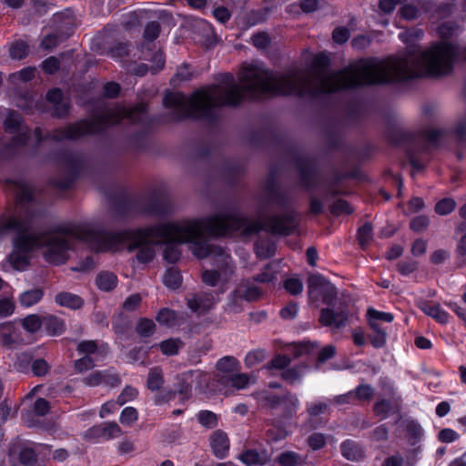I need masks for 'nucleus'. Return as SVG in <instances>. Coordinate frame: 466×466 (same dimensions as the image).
I'll use <instances>...</instances> for the list:
<instances>
[{
  "mask_svg": "<svg viewBox=\"0 0 466 466\" xmlns=\"http://www.w3.org/2000/svg\"><path fill=\"white\" fill-rule=\"evenodd\" d=\"M54 22L57 24L58 32L49 34L44 37L41 46L44 49H51L58 46L61 42L70 37L74 31L75 16L71 10H66L63 13L54 15Z\"/></svg>",
  "mask_w": 466,
  "mask_h": 466,
  "instance_id": "nucleus-8",
  "label": "nucleus"
},
{
  "mask_svg": "<svg viewBox=\"0 0 466 466\" xmlns=\"http://www.w3.org/2000/svg\"><path fill=\"white\" fill-rule=\"evenodd\" d=\"M46 100L53 106V115L57 117H62L67 115L69 110V104L64 98L63 93L58 88L51 89L46 94Z\"/></svg>",
  "mask_w": 466,
  "mask_h": 466,
  "instance_id": "nucleus-15",
  "label": "nucleus"
},
{
  "mask_svg": "<svg viewBox=\"0 0 466 466\" xmlns=\"http://www.w3.org/2000/svg\"><path fill=\"white\" fill-rule=\"evenodd\" d=\"M291 360L289 357L286 355H277L275 356L266 366L268 371H272L273 370H284L290 364Z\"/></svg>",
  "mask_w": 466,
  "mask_h": 466,
  "instance_id": "nucleus-41",
  "label": "nucleus"
},
{
  "mask_svg": "<svg viewBox=\"0 0 466 466\" xmlns=\"http://www.w3.org/2000/svg\"><path fill=\"white\" fill-rule=\"evenodd\" d=\"M65 166L73 173H77L83 166V157L76 153H70L65 157Z\"/></svg>",
  "mask_w": 466,
  "mask_h": 466,
  "instance_id": "nucleus-44",
  "label": "nucleus"
},
{
  "mask_svg": "<svg viewBox=\"0 0 466 466\" xmlns=\"http://www.w3.org/2000/svg\"><path fill=\"white\" fill-rule=\"evenodd\" d=\"M393 407L390 400L382 399L375 402L373 410L377 416H381V419H386L389 413L392 410Z\"/></svg>",
  "mask_w": 466,
  "mask_h": 466,
  "instance_id": "nucleus-49",
  "label": "nucleus"
},
{
  "mask_svg": "<svg viewBox=\"0 0 466 466\" xmlns=\"http://www.w3.org/2000/svg\"><path fill=\"white\" fill-rule=\"evenodd\" d=\"M147 115V105L140 103L133 108L122 106H106L103 111L90 119L81 120L68 125L65 128H57L47 134V137L55 141L77 139L86 135L101 132L109 126L127 118L133 123L143 122Z\"/></svg>",
  "mask_w": 466,
  "mask_h": 466,
  "instance_id": "nucleus-5",
  "label": "nucleus"
},
{
  "mask_svg": "<svg viewBox=\"0 0 466 466\" xmlns=\"http://www.w3.org/2000/svg\"><path fill=\"white\" fill-rule=\"evenodd\" d=\"M430 220L427 216H418L410 220V228L415 231L420 232L426 229L429 226Z\"/></svg>",
  "mask_w": 466,
  "mask_h": 466,
  "instance_id": "nucleus-62",
  "label": "nucleus"
},
{
  "mask_svg": "<svg viewBox=\"0 0 466 466\" xmlns=\"http://www.w3.org/2000/svg\"><path fill=\"white\" fill-rule=\"evenodd\" d=\"M55 301L62 307L72 309H80L84 304L83 299L79 296L69 292H60L56 294Z\"/></svg>",
  "mask_w": 466,
  "mask_h": 466,
  "instance_id": "nucleus-23",
  "label": "nucleus"
},
{
  "mask_svg": "<svg viewBox=\"0 0 466 466\" xmlns=\"http://www.w3.org/2000/svg\"><path fill=\"white\" fill-rule=\"evenodd\" d=\"M86 385L90 387L107 386L116 387L120 384L118 374L113 370H96L84 379Z\"/></svg>",
  "mask_w": 466,
  "mask_h": 466,
  "instance_id": "nucleus-12",
  "label": "nucleus"
},
{
  "mask_svg": "<svg viewBox=\"0 0 466 466\" xmlns=\"http://www.w3.org/2000/svg\"><path fill=\"white\" fill-rule=\"evenodd\" d=\"M419 307L425 314L435 319L438 322L442 324L448 322L449 314L442 310L439 304L420 301Z\"/></svg>",
  "mask_w": 466,
  "mask_h": 466,
  "instance_id": "nucleus-20",
  "label": "nucleus"
},
{
  "mask_svg": "<svg viewBox=\"0 0 466 466\" xmlns=\"http://www.w3.org/2000/svg\"><path fill=\"white\" fill-rule=\"evenodd\" d=\"M238 361L234 357L226 356L219 359L216 364L217 369L222 372H232L236 370Z\"/></svg>",
  "mask_w": 466,
  "mask_h": 466,
  "instance_id": "nucleus-47",
  "label": "nucleus"
},
{
  "mask_svg": "<svg viewBox=\"0 0 466 466\" xmlns=\"http://www.w3.org/2000/svg\"><path fill=\"white\" fill-rule=\"evenodd\" d=\"M137 390L135 388L131 386H127L124 388L122 392L117 397L116 404L118 406H122L125 403L133 400L137 397Z\"/></svg>",
  "mask_w": 466,
  "mask_h": 466,
  "instance_id": "nucleus-54",
  "label": "nucleus"
},
{
  "mask_svg": "<svg viewBox=\"0 0 466 466\" xmlns=\"http://www.w3.org/2000/svg\"><path fill=\"white\" fill-rule=\"evenodd\" d=\"M9 52L11 57L22 59L28 53V46L24 41H16L12 44Z\"/></svg>",
  "mask_w": 466,
  "mask_h": 466,
  "instance_id": "nucleus-48",
  "label": "nucleus"
},
{
  "mask_svg": "<svg viewBox=\"0 0 466 466\" xmlns=\"http://www.w3.org/2000/svg\"><path fill=\"white\" fill-rule=\"evenodd\" d=\"M94 431L105 440L115 439L122 434L121 428L115 421L104 422L94 428Z\"/></svg>",
  "mask_w": 466,
  "mask_h": 466,
  "instance_id": "nucleus-24",
  "label": "nucleus"
},
{
  "mask_svg": "<svg viewBox=\"0 0 466 466\" xmlns=\"http://www.w3.org/2000/svg\"><path fill=\"white\" fill-rule=\"evenodd\" d=\"M369 323H371L372 320L379 322L380 320L385 322H391L393 320V315L389 312H382L376 310L374 309H370L368 310Z\"/></svg>",
  "mask_w": 466,
  "mask_h": 466,
  "instance_id": "nucleus-55",
  "label": "nucleus"
},
{
  "mask_svg": "<svg viewBox=\"0 0 466 466\" xmlns=\"http://www.w3.org/2000/svg\"><path fill=\"white\" fill-rule=\"evenodd\" d=\"M113 216L116 221L127 222L140 216H152L165 218L169 215L167 206H114Z\"/></svg>",
  "mask_w": 466,
  "mask_h": 466,
  "instance_id": "nucleus-9",
  "label": "nucleus"
},
{
  "mask_svg": "<svg viewBox=\"0 0 466 466\" xmlns=\"http://www.w3.org/2000/svg\"><path fill=\"white\" fill-rule=\"evenodd\" d=\"M156 325L152 319L142 318L136 326V332L142 338H147L153 335Z\"/></svg>",
  "mask_w": 466,
  "mask_h": 466,
  "instance_id": "nucleus-35",
  "label": "nucleus"
},
{
  "mask_svg": "<svg viewBox=\"0 0 466 466\" xmlns=\"http://www.w3.org/2000/svg\"><path fill=\"white\" fill-rule=\"evenodd\" d=\"M259 288L251 284H240L236 288V296H240L245 301H255L261 297Z\"/></svg>",
  "mask_w": 466,
  "mask_h": 466,
  "instance_id": "nucleus-29",
  "label": "nucleus"
},
{
  "mask_svg": "<svg viewBox=\"0 0 466 466\" xmlns=\"http://www.w3.org/2000/svg\"><path fill=\"white\" fill-rule=\"evenodd\" d=\"M239 80L241 84L236 83L231 74H225L219 84L198 89L190 97L179 92L167 93L163 105L170 110V119L181 120L212 118L221 106H235L247 97L263 95H295L314 99L320 93V54L314 56L309 67L291 66L281 73L269 71L262 65L245 66Z\"/></svg>",
  "mask_w": 466,
  "mask_h": 466,
  "instance_id": "nucleus-2",
  "label": "nucleus"
},
{
  "mask_svg": "<svg viewBox=\"0 0 466 466\" xmlns=\"http://www.w3.org/2000/svg\"><path fill=\"white\" fill-rule=\"evenodd\" d=\"M137 419L138 413L134 407H126L119 416L120 422L126 426H131Z\"/></svg>",
  "mask_w": 466,
  "mask_h": 466,
  "instance_id": "nucleus-46",
  "label": "nucleus"
},
{
  "mask_svg": "<svg viewBox=\"0 0 466 466\" xmlns=\"http://www.w3.org/2000/svg\"><path fill=\"white\" fill-rule=\"evenodd\" d=\"M193 76L192 71L188 68L187 65H183L180 66L177 73L174 75L173 78L171 79V82L173 85H177L183 81H187L191 79Z\"/></svg>",
  "mask_w": 466,
  "mask_h": 466,
  "instance_id": "nucleus-53",
  "label": "nucleus"
},
{
  "mask_svg": "<svg viewBox=\"0 0 466 466\" xmlns=\"http://www.w3.org/2000/svg\"><path fill=\"white\" fill-rule=\"evenodd\" d=\"M220 273L217 270H205L202 273V280L205 284L215 287L220 279L224 277L225 279H228L234 273V264L232 258L225 251L219 248L218 256L214 261Z\"/></svg>",
  "mask_w": 466,
  "mask_h": 466,
  "instance_id": "nucleus-10",
  "label": "nucleus"
},
{
  "mask_svg": "<svg viewBox=\"0 0 466 466\" xmlns=\"http://www.w3.org/2000/svg\"><path fill=\"white\" fill-rule=\"evenodd\" d=\"M42 327L53 336L62 334L66 329L64 321L54 315L43 317Z\"/></svg>",
  "mask_w": 466,
  "mask_h": 466,
  "instance_id": "nucleus-26",
  "label": "nucleus"
},
{
  "mask_svg": "<svg viewBox=\"0 0 466 466\" xmlns=\"http://www.w3.org/2000/svg\"><path fill=\"white\" fill-rule=\"evenodd\" d=\"M96 284L100 290L111 291L117 284V277L109 271H102L96 278Z\"/></svg>",
  "mask_w": 466,
  "mask_h": 466,
  "instance_id": "nucleus-27",
  "label": "nucleus"
},
{
  "mask_svg": "<svg viewBox=\"0 0 466 466\" xmlns=\"http://www.w3.org/2000/svg\"><path fill=\"white\" fill-rule=\"evenodd\" d=\"M372 227L370 223H365L358 230V241L362 249H365L372 240Z\"/></svg>",
  "mask_w": 466,
  "mask_h": 466,
  "instance_id": "nucleus-38",
  "label": "nucleus"
},
{
  "mask_svg": "<svg viewBox=\"0 0 466 466\" xmlns=\"http://www.w3.org/2000/svg\"><path fill=\"white\" fill-rule=\"evenodd\" d=\"M373 334L370 335V340L374 348H382L386 343L387 333L379 322L372 320L369 323Z\"/></svg>",
  "mask_w": 466,
  "mask_h": 466,
  "instance_id": "nucleus-31",
  "label": "nucleus"
},
{
  "mask_svg": "<svg viewBox=\"0 0 466 466\" xmlns=\"http://www.w3.org/2000/svg\"><path fill=\"white\" fill-rule=\"evenodd\" d=\"M339 301H345L342 298L339 297L336 287L329 280L322 278V303L328 307L333 306Z\"/></svg>",
  "mask_w": 466,
  "mask_h": 466,
  "instance_id": "nucleus-22",
  "label": "nucleus"
},
{
  "mask_svg": "<svg viewBox=\"0 0 466 466\" xmlns=\"http://www.w3.org/2000/svg\"><path fill=\"white\" fill-rule=\"evenodd\" d=\"M16 195L22 203L32 202L35 200V190L28 184H19L16 188Z\"/></svg>",
  "mask_w": 466,
  "mask_h": 466,
  "instance_id": "nucleus-39",
  "label": "nucleus"
},
{
  "mask_svg": "<svg viewBox=\"0 0 466 466\" xmlns=\"http://www.w3.org/2000/svg\"><path fill=\"white\" fill-rule=\"evenodd\" d=\"M187 380H189L190 383L194 385L196 389L203 390L208 387L211 377L208 373L197 370L188 371Z\"/></svg>",
  "mask_w": 466,
  "mask_h": 466,
  "instance_id": "nucleus-28",
  "label": "nucleus"
},
{
  "mask_svg": "<svg viewBox=\"0 0 466 466\" xmlns=\"http://www.w3.org/2000/svg\"><path fill=\"white\" fill-rule=\"evenodd\" d=\"M277 271L272 269L270 264L267 265L261 273L254 276L253 279L257 282L269 283L276 279Z\"/></svg>",
  "mask_w": 466,
  "mask_h": 466,
  "instance_id": "nucleus-51",
  "label": "nucleus"
},
{
  "mask_svg": "<svg viewBox=\"0 0 466 466\" xmlns=\"http://www.w3.org/2000/svg\"><path fill=\"white\" fill-rule=\"evenodd\" d=\"M231 385L238 390L245 389L248 382L249 377L245 373H236L230 377Z\"/></svg>",
  "mask_w": 466,
  "mask_h": 466,
  "instance_id": "nucleus-64",
  "label": "nucleus"
},
{
  "mask_svg": "<svg viewBox=\"0 0 466 466\" xmlns=\"http://www.w3.org/2000/svg\"><path fill=\"white\" fill-rule=\"evenodd\" d=\"M212 238L224 236L249 237L260 231L275 236H289L299 229V214L291 208L271 212L261 219H252L238 212L225 210L208 216Z\"/></svg>",
  "mask_w": 466,
  "mask_h": 466,
  "instance_id": "nucleus-4",
  "label": "nucleus"
},
{
  "mask_svg": "<svg viewBox=\"0 0 466 466\" xmlns=\"http://www.w3.org/2000/svg\"><path fill=\"white\" fill-rule=\"evenodd\" d=\"M210 446L216 457L225 458L229 450V440L227 434L221 431H214L210 436Z\"/></svg>",
  "mask_w": 466,
  "mask_h": 466,
  "instance_id": "nucleus-17",
  "label": "nucleus"
},
{
  "mask_svg": "<svg viewBox=\"0 0 466 466\" xmlns=\"http://www.w3.org/2000/svg\"><path fill=\"white\" fill-rule=\"evenodd\" d=\"M46 218L33 206H14L0 215V236L8 232L15 233L13 251L7 257L14 269L25 270L31 253L43 247L46 248L45 258L48 262L64 264L68 259V251L77 240L95 241L92 248L96 251L110 250L116 243L127 244L129 251L138 249L137 258L141 263H148L154 258L155 249L149 242L157 237L192 243L193 254L198 258H205L212 253L208 241V238H212L208 217L160 222L113 234H99L89 228L72 223L47 226Z\"/></svg>",
  "mask_w": 466,
  "mask_h": 466,
  "instance_id": "nucleus-1",
  "label": "nucleus"
},
{
  "mask_svg": "<svg viewBox=\"0 0 466 466\" xmlns=\"http://www.w3.org/2000/svg\"><path fill=\"white\" fill-rule=\"evenodd\" d=\"M156 319L160 325L174 328L184 324L186 318L184 313L163 308L157 312Z\"/></svg>",
  "mask_w": 466,
  "mask_h": 466,
  "instance_id": "nucleus-16",
  "label": "nucleus"
},
{
  "mask_svg": "<svg viewBox=\"0 0 466 466\" xmlns=\"http://www.w3.org/2000/svg\"><path fill=\"white\" fill-rule=\"evenodd\" d=\"M182 342L178 339H169L158 344L161 352L167 356H173L178 353Z\"/></svg>",
  "mask_w": 466,
  "mask_h": 466,
  "instance_id": "nucleus-36",
  "label": "nucleus"
},
{
  "mask_svg": "<svg viewBox=\"0 0 466 466\" xmlns=\"http://www.w3.org/2000/svg\"><path fill=\"white\" fill-rule=\"evenodd\" d=\"M352 391L357 403L370 400L374 395V389L370 384H360Z\"/></svg>",
  "mask_w": 466,
  "mask_h": 466,
  "instance_id": "nucleus-40",
  "label": "nucleus"
},
{
  "mask_svg": "<svg viewBox=\"0 0 466 466\" xmlns=\"http://www.w3.org/2000/svg\"><path fill=\"white\" fill-rule=\"evenodd\" d=\"M259 409L267 413L278 416L277 423L289 422L298 412L299 400L289 391L274 392L268 389L255 391L252 394Z\"/></svg>",
  "mask_w": 466,
  "mask_h": 466,
  "instance_id": "nucleus-6",
  "label": "nucleus"
},
{
  "mask_svg": "<svg viewBox=\"0 0 466 466\" xmlns=\"http://www.w3.org/2000/svg\"><path fill=\"white\" fill-rule=\"evenodd\" d=\"M308 366L305 364H299L291 368H286L281 372V378L289 384H294L299 380L307 370Z\"/></svg>",
  "mask_w": 466,
  "mask_h": 466,
  "instance_id": "nucleus-30",
  "label": "nucleus"
},
{
  "mask_svg": "<svg viewBox=\"0 0 466 466\" xmlns=\"http://www.w3.org/2000/svg\"><path fill=\"white\" fill-rule=\"evenodd\" d=\"M459 55L458 46L448 42H438L428 49L409 46L404 56L385 60L370 57L361 59L349 68L326 76L324 67L328 56L322 53V109L325 93L353 88L365 85L390 84L423 76H441L449 74L455 58ZM340 128L338 123L329 126L322 122V148L339 146Z\"/></svg>",
  "mask_w": 466,
  "mask_h": 466,
  "instance_id": "nucleus-3",
  "label": "nucleus"
},
{
  "mask_svg": "<svg viewBox=\"0 0 466 466\" xmlns=\"http://www.w3.org/2000/svg\"><path fill=\"white\" fill-rule=\"evenodd\" d=\"M5 126L7 132L15 135L10 144L11 148L26 145L30 137L29 129L23 126L21 116L18 113L9 112Z\"/></svg>",
  "mask_w": 466,
  "mask_h": 466,
  "instance_id": "nucleus-11",
  "label": "nucleus"
},
{
  "mask_svg": "<svg viewBox=\"0 0 466 466\" xmlns=\"http://www.w3.org/2000/svg\"><path fill=\"white\" fill-rule=\"evenodd\" d=\"M277 461L281 466H297L299 462V456L295 451H283L278 456Z\"/></svg>",
  "mask_w": 466,
  "mask_h": 466,
  "instance_id": "nucleus-45",
  "label": "nucleus"
},
{
  "mask_svg": "<svg viewBox=\"0 0 466 466\" xmlns=\"http://www.w3.org/2000/svg\"><path fill=\"white\" fill-rule=\"evenodd\" d=\"M164 385V378L162 370L155 367L152 368L147 375V387L152 391L159 390Z\"/></svg>",
  "mask_w": 466,
  "mask_h": 466,
  "instance_id": "nucleus-33",
  "label": "nucleus"
},
{
  "mask_svg": "<svg viewBox=\"0 0 466 466\" xmlns=\"http://www.w3.org/2000/svg\"><path fill=\"white\" fill-rule=\"evenodd\" d=\"M293 353L295 357L315 354L317 362L320 361V350H319L318 344H312L309 342L296 343L293 346Z\"/></svg>",
  "mask_w": 466,
  "mask_h": 466,
  "instance_id": "nucleus-32",
  "label": "nucleus"
},
{
  "mask_svg": "<svg viewBox=\"0 0 466 466\" xmlns=\"http://www.w3.org/2000/svg\"><path fill=\"white\" fill-rule=\"evenodd\" d=\"M160 33V25L157 21L148 23L144 31L143 37L146 41L152 42L156 40Z\"/></svg>",
  "mask_w": 466,
  "mask_h": 466,
  "instance_id": "nucleus-50",
  "label": "nucleus"
},
{
  "mask_svg": "<svg viewBox=\"0 0 466 466\" xmlns=\"http://www.w3.org/2000/svg\"><path fill=\"white\" fill-rule=\"evenodd\" d=\"M215 304L216 299L212 293L198 292L187 298V306L189 309L198 314L208 312Z\"/></svg>",
  "mask_w": 466,
  "mask_h": 466,
  "instance_id": "nucleus-13",
  "label": "nucleus"
},
{
  "mask_svg": "<svg viewBox=\"0 0 466 466\" xmlns=\"http://www.w3.org/2000/svg\"><path fill=\"white\" fill-rule=\"evenodd\" d=\"M43 324V318L41 319L38 315L30 314L23 319V328L31 333L37 331Z\"/></svg>",
  "mask_w": 466,
  "mask_h": 466,
  "instance_id": "nucleus-43",
  "label": "nucleus"
},
{
  "mask_svg": "<svg viewBox=\"0 0 466 466\" xmlns=\"http://www.w3.org/2000/svg\"><path fill=\"white\" fill-rule=\"evenodd\" d=\"M44 296V291L39 289H32L22 292L18 297V302L23 308H30L37 304Z\"/></svg>",
  "mask_w": 466,
  "mask_h": 466,
  "instance_id": "nucleus-25",
  "label": "nucleus"
},
{
  "mask_svg": "<svg viewBox=\"0 0 466 466\" xmlns=\"http://www.w3.org/2000/svg\"><path fill=\"white\" fill-rule=\"evenodd\" d=\"M307 285L310 303L319 307L320 301V276L317 273H309Z\"/></svg>",
  "mask_w": 466,
  "mask_h": 466,
  "instance_id": "nucleus-21",
  "label": "nucleus"
},
{
  "mask_svg": "<svg viewBox=\"0 0 466 466\" xmlns=\"http://www.w3.org/2000/svg\"><path fill=\"white\" fill-rule=\"evenodd\" d=\"M238 459L248 466H264L271 460V454L266 450L250 449L243 451Z\"/></svg>",
  "mask_w": 466,
  "mask_h": 466,
  "instance_id": "nucleus-14",
  "label": "nucleus"
},
{
  "mask_svg": "<svg viewBox=\"0 0 466 466\" xmlns=\"http://www.w3.org/2000/svg\"><path fill=\"white\" fill-rule=\"evenodd\" d=\"M350 36V30L344 26L336 27L332 32V39L335 43L342 45L346 43Z\"/></svg>",
  "mask_w": 466,
  "mask_h": 466,
  "instance_id": "nucleus-60",
  "label": "nucleus"
},
{
  "mask_svg": "<svg viewBox=\"0 0 466 466\" xmlns=\"http://www.w3.org/2000/svg\"><path fill=\"white\" fill-rule=\"evenodd\" d=\"M182 282L180 272L174 268H167L163 276V283L169 289H177Z\"/></svg>",
  "mask_w": 466,
  "mask_h": 466,
  "instance_id": "nucleus-34",
  "label": "nucleus"
},
{
  "mask_svg": "<svg viewBox=\"0 0 466 466\" xmlns=\"http://www.w3.org/2000/svg\"><path fill=\"white\" fill-rule=\"evenodd\" d=\"M340 452L345 459L352 461H358L364 458L362 446L352 440H346L340 444Z\"/></svg>",
  "mask_w": 466,
  "mask_h": 466,
  "instance_id": "nucleus-18",
  "label": "nucleus"
},
{
  "mask_svg": "<svg viewBox=\"0 0 466 466\" xmlns=\"http://www.w3.org/2000/svg\"><path fill=\"white\" fill-rule=\"evenodd\" d=\"M198 421L206 428H215L218 425L217 415L210 410H201L197 414Z\"/></svg>",
  "mask_w": 466,
  "mask_h": 466,
  "instance_id": "nucleus-42",
  "label": "nucleus"
},
{
  "mask_svg": "<svg viewBox=\"0 0 466 466\" xmlns=\"http://www.w3.org/2000/svg\"><path fill=\"white\" fill-rule=\"evenodd\" d=\"M460 439V434L452 429L445 428L438 433V440L443 443H451Z\"/></svg>",
  "mask_w": 466,
  "mask_h": 466,
  "instance_id": "nucleus-56",
  "label": "nucleus"
},
{
  "mask_svg": "<svg viewBox=\"0 0 466 466\" xmlns=\"http://www.w3.org/2000/svg\"><path fill=\"white\" fill-rule=\"evenodd\" d=\"M269 13V9L261 8L249 11L246 15L247 25L253 26L266 21Z\"/></svg>",
  "mask_w": 466,
  "mask_h": 466,
  "instance_id": "nucleus-37",
  "label": "nucleus"
},
{
  "mask_svg": "<svg viewBox=\"0 0 466 466\" xmlns=\"http://www.w3.org/2000/svg\"><path fill=\"white\" fill-rule=\"evenodd\" d=\"M159 238H164L167 241L166 247H165V249H164V253H163V257H164V259L166 261H167L168 263H176L179 258H180V250H179V248H178V244H182L183 242L181 241H178L173 238H167V237H158ZM188 244L191 245V250L193 251V244L190 243V242H187Z\"/></svg>",
  "mask_w": 466,
  "mask_h": 466,
  "instance_id": "nucleus-19",
  "label": "nucleus"
},
{
  "mask_svg": "<svg viewBox=\"0 0 466 466\" xmlns=\"http://www.w3.org/2000/svg\"><path fill=\"white\" fill-rule=\"evenodd\" d=\"M32 371L35 376H45L50 370V365L44 359H36L32 362Z\"/></svg>",
  "mask_w": 466,
  "mask_h": 466,
  "instance_id": "nucleus-57",
  "label": "nucleus"
},
{
  "mask_svg": "<svg viewBox=\"0 0 466 466\" xmlns=\"http://www.w3.org/2000/svg\"><path fill=\"white\" fill-rule=\"evenodd\" d=\"M352 319L353 313L345 301L322 309V326L329 328L333 334L344 329Z\"/></svg>",
  "mask_w": 466,
  "mask_h": 466,
  "instance_id": "nucleus-7",
  "label": "nucleus"
},
{
  "mask_svg": "<svg viewBox=\"0 0 466 466\" xmlns=\"http://www.w3.org/2000/svg\"><path fill=\"white\" fill-rule=\"evenodd\" d=\"M15 302L12 299L4 298L0 299V317L6 318L15 312Z\"/></svg>",
  "mask_w": 466,
  "mask_h": 466,
  "instance_id": "nucleus-61",
  "label": "nucleus"
},
{
  "mask_svg": "<svg viewBox=\"0 0 466 466\" xmlns=\"http://www.w3.org/2000/svg\"><path fill=\"white\" fill-rule=\"evenodd\" d=\"M19 461L25 466L33 465L36 461V454L34 449L30 447H24L19 451Z\"/></svg>",
  "mask_w": 466,
  "mask_h": 466,
  "instance_id": "nucleus-52",
  "label": "nucleus"
},
{
  "mask_svg": "<svg viewBox=\"0 0 466 466\" xmlns=\"http://www.w3.org/2000/svg\"><path fill=\"white\" fill-rule=\"evenodd\" d=\"M265 352L262 350L249 351L245 357V363L248 367H253L264 360Z\"/></svg>",
  "mask_w": 466,
  "mask_h": 466,
  "instance_id": "nucleus-59",
  "label": "nucleus"
},
{
  "mask_svg": "<svg viewBox=\"0 0 466 466\" xmlns=\"http://www.w3.org/2000/svg\"><path fill=\"white\" fill-rule=\"evenodd\" d=\"M284 288L289 293L292 295H298L301 293L303 289V284L299 279L289 278L285 280Z\"/></svg>",
  "mask_w": 466,
  "mask_h": 466,
  "instance_id": "nucleus-58",
  "label": "nucleus"
},
{
  "mask_svg": "<svg viewBox=\"0 0 466 466\" xmlns=\"http://www.w3.org/2000/svg\"><path fill=\"white\" fill-rule=\"evenodd\" d=\"M406 431L409 435L416 440L421 439L423 436V429L417 421L408 420L406 422Z\"/></svg>",
  "mask_w": 466,
  "mask_h": 466,
  "instance_id": "nucleus-63",
  "label": "nucleus"
}]
</instances>
